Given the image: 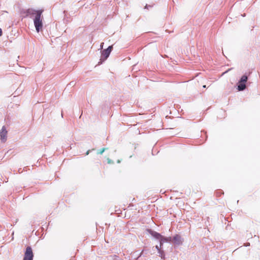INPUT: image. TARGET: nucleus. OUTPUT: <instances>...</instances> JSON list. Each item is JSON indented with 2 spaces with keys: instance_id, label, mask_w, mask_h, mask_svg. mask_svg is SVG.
I'll use <instances>...</instances> for the list:
<instances>
[{
  "instance_id": "obj_14",
  "label": "nucleus",
  "mask_w": 260,
  "mask_h": 260,
  "mask_svg": "<svg viewBox=\"0 0 260 260\" xmlns=\"http://www.w3.org/2000/svg\"><path fill=\"white\" fill-rule=\"evenodd\" d=\"M161 258H164V256H161Z\"/></svg>"
},
{
  "instance_id": "obj_8",
  "label": "nucleus",
  "mask_w": 260,
  "mask_h": 260,
  "mask_svg": "<svg viewBox=\"0 0 260 260\" xmlns=\"http://www.w3.org/2000/svg\"><path fill=\"white\" fill-rule=\"evenodd\" d=\"M180 237L179 236L176 235V236H175V237H174V240L175 241H178V240L179 241V240L180 239Z\"/></svg>"
},
{
  "instance_id": "obj_13",
  "label": "nucleus",
  "mask_w": 260,
  "mask_h": 260,
  "mask_svg": "<svg viewBox=\"0 0 260 260\" xmlns=\"http://www.w3.org/2000/svg\"><path fill=\"white\" fill-rule=\"evenodd\" d=\"M88 153H89V152H88V151H87V152H86V155L88 154Z\"/></svg>"
},
{
  "instance_id": "obj_4",
  "label": "nucleus",
  "mask_w": 260,
  "mask_h": 260,
  "mask_svg": "<svg viewBox=\"0 0 260 260\" xmlns=\"http://www.w3.org/2000/svg\"><path fill=\"white\" fill-rule=\"evenodd\" d=\"M147 232L150 234H151L153 237H154L155 238L159 240L160 246L162 245L161 241H162V239H164V238L160 234H159V233H158L155 231H153L151 230H147Z\"/></svg>"
},
{
  "instance_id": "obj_2",
  "label": "nucleus",
  "mask_w": 260,
  "mask_h": 260,
  "mask_svg": "<svg viewBox=\"0 0 260 260\" xmlns=\"http://www.w3.org/2000/svg\"><path fill=\"white\" fill-rule=\"evenodd\" d=\"M34 257V253L32 252V248L30 246L26 247L23 260H32Z\"/></svg>"
},
{
  "instance_id": "obj_3",
  "label": "nucleus",
  "mask_w": 260,
  "mask_h": 260,
  "mask_svg": "<svg viewBox=\"0 0 260 260\" xmlns=\"http://www.w3.org/2000/svg\"><path fill=\"white\" fill-rule=\"evenodd\" d=\"M8 132L5 126H3L0 131L1 140L3 142H5L7 141Z\"/></svg>"
},
{
  "instance_id": "obj_5",
  "label": "nucleus",
  "mask_w": 260,
  "mask_h": 260,
  "mask_svg": "<svg viewBox=\"0 0 260 260\" xmlns=\"http://www.w3.org/2000/svg\"><path fill=\"white\" fill-rule=\"evenodd\" d=\"M112 49V46H109L107 49L102 51V56L104 57V60L106 59L109 56Z\"/></svg>"
},
{
  "instance_id": "obj_10",
  "label": "nucleus",
  "mask_w": 260,
  "mask_h": 260,
  "mask_svg": "<svg viewBox=\"0 0 260 260\" xmlns=\"http://www.w3.org/2000/svg\"><path fill=\"white\" fill-rule=\"evenodd\" d=\"M3 31L1 28H0V37L2 36Z\"/></svg>"
},
{
  "instance_id": "obj_6",
  "label": "nucleus",
  "mask_w": 260,
  "mask_h": 260,
  "mask_svg": "<svg viewBox=\"0 0 260 260\" xmlns=\"http://www.w3.org/2000/svg\"><path fill=\"white\" fill-rule=\"evenodd\" d=\"M246 88L245 83L239 82L238 85V89L239 91L243 90Z\"/></svg>"
},
{
  "instance_id": "obj_9",
  "label": "nucleus",
  "mask_w": 260,
  "mask_h": 260,
  "mask_svg": "<svg viewBox=\"0 0 260 260\" xmlns=\"http://www.w3.org/2000/svg\"><path fill=\"white\" fill-rule=\"evenodd\" d=\"M105 150V148H102L101 150H100L99 153L102 154L104 152Z\"/></svg>"
},
{
  "instance_id": "obj_11",
  "label": "nucleus",
  "mask_w": 260,
  "mask_h": 260,
  "mask_svg": "<svg viewBox=\"0 0 260 260\" xmlns=\"http://www.w3.org/2000/svg\"><path fill=\"white\" fill-rule=\"evenodd\" d=\"M104 43H102L101 44V49H102L103 47Z\"/></svg>"
},
{
  "instance_id": "obj_15",
  "label": "nucleus",
  "mask_w": 260,
  "mask_h": 260,
  "mask_svg": "<svg viewBox=\"0 0 260 260\" xmlns=\"http://www.w3.org/2000/svg\"><path fill=\"white\" fill-rule=\"evenodd\" d=\"M203 87H204V88H205V87H206V85H204V86H203Z\"/></svg>"
},
{
  "instance_id": "obj_7",
  "label": "nucleus",
  "mask_w": 260,
  "mask_h": 260,
  "mask_svg": "<svg viewBox=\"0 0 260 260\" xmlns=\"http://www.w3.org/2000/svg\"><path fill=\"white\" fill-rule=\"evenodd\" d=\"M247 80V76L246 75H243L241 77L239 82L245 83V82H246Z\"/></svg>"
},
{
  "instance_id": "obj_12",
  "label": "nucleus",
  "mask_w": 260,
  "mask_h": 260,
  "mask_svg": "<svg viewBox=\"0 0 260 260\" xmlns=\"http://www.w3.org/2000/svg\"><path fill=\"white\" fill-rule=\"evenodd\" d=\"M156 249L159 251V248H158V246H156Z\"/></svg>"
},
{
  "instance_id": "obj_1",
  "label": "nucleus",
  "mask_w": 260,
  "mask_h": 260,
  "mask_svg": "<svg viewBox=\"0 0 260 260\" xmlns=\"http://www.w3.org/2000/svg\"><path fill=\"white\" fill-rule=\"evenodd\" d=\"M43 12L42 10H39L35 11V17L34 19V25L36 29L39 32L43 28V16L42 14Z\"/></svg>"
}]
</instances>
